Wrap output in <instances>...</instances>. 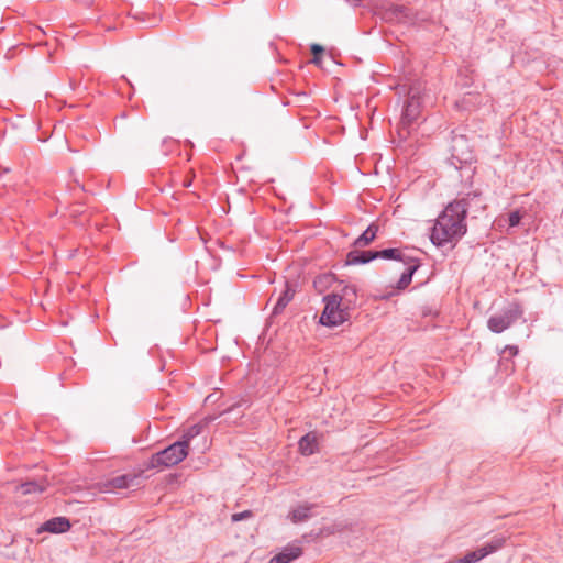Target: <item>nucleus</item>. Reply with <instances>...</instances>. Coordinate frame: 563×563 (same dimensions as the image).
<instances>
[{
  "label": "nucleus",
  "instance_id": "nucleus-28",
  "mask_svg": "<svg viewBox=\"0 0 563 563\" xmlns=\"http://www.w3.org/2000/svg\"><path fill=\"white\" fill-rule=\"evenodd\" d=\"M347 1L353 3L354 5H358L362 0H347Z\"/></svg>",
  "mask_w": 563,
  "mask_h": 563
},
{
  "label": "nucleus",
  "instance_id": "nucleus-13",
  "mask_svg": "<svg viewBox=\"0 0 563 563\" xmlns=\"http://www.w3.org/2000/svg\"><path fill=\"white\" fill-rule=\"evenodd\" d=\"M302 554V549L298 545H288L282 552L274 555L268 563H290Z\"/></svg>",
  "mask_w": 563,
  "mask_h": 563
},
{
  "label": "nucleus",
  "instance_id": "nucleus-24",
  "mask_svg": "<svg viewBox=\"0 0 563 563\" xmlns=\"http://www.w3.org/2000/svg\"><path fill=\"white\" fill-rule=\"evenodd\" d=\"M332 279H333L332 275L319 276L318 278L314 279L313 285H314L316 288H319V287L328 284Z\"/></svg>",
  "mask_w": 563,
  "mask_h": 563
},
{
  "label": "nucleus",
  "instance_id": "nucleus-9",
  "mask_svg": "<svg viewBox=\"0 0 563 563\" xmlns=\"http://www.w3.org/2000/svg\"><path fill=\"white\" fill-rule=\"evenodd\" d=\"M139 479L135 474H124L117 476L110 481L101 484L102 492H113L114 489L129 488L134 485V482Z\"/></svg>",
  "mask_w": 563,
  "mask_h": 563
},
{
  "label": "nucleus",
  "instance_id": "nucleus-14",
  "mask_svg": "<svg viewBox=\"0 0 563 563\" xmlns=\"http://www.w3.org/2000/svg\"><path fill=\"white\" fill-rule=\"evenodd\" d=\"M295 292H296L295 288L287 282L285 284L284 291L277 298V301L273 308L272 314L273 316L280 314L285 310L287 305L294 299Z\"/></svg>",
  "mask_w": 563,
  "mask_h": 563
},
{
  "label": "nucleus",
  "instance_id": "nucleus-19",
  "mask_svg": "<svg viewBox=\"0 0 563 563\" xmlns=\"http://www.w3.org/2000/svg\"><path fill=\"white\" fill-rule=\"evenodd\" d=\"M298 445L303 455H311L317 449V437L313 433H307L299 440Z\"/></svg>",
  "mask_w": 563,
  "mask_h": 563
},
{
  "label": "nucleus",
  "instance_id": "nucleus-20",
  "mask_svg": "<svg viewBox=\"0 0 563 563\" xmlns=\"http://www.w3.org/2000/svg\"><path fill=\"white\" fill-rule=\"evenodd\" d=\"M312 505H300L297 508H295L290 514V520L294 523H299L308 520L311 516L310 511L312 509Z\"/></svg>",
  "mask_w": 563,
  "mask_h": 563
},
{
  "label": "nucleus",
  "instance_id": "nucleus-21",
  "mask_svg": "<svg viewBox=\"0 0 563 563\" xmlns=\"http://www.w3.org/2000/svg\"><path fill=\"white\" fill-rule=\"evenodd\" d=\"M203 426L201 423L194 424L183 434L180 441H186L187 448L189 449L190 441L202 432Z\"/></svg>",
  "mask_w": 563,
  "mask_h": 563
},
{
  "label": "nucleus",
  "instance_id": "nucleus-6",
  "mask_svg": "<svg viewBox=\"0 0 563 563\" xmlns=\"http://www.w3.org/2000/svg\"><path fill=\"white\" fill-rule=\"evenodd\" d=\"M506 538L500 536L493 537L487 543L475 551L466 553L463 558L455 559L449 563H475L485 556L498 551L505 545Z\"/></svg>",
  "mask_w": 563,
  "mask_h": 563
},
{
  "label": "nucleus",
  "instance_id": "nucleus-7",
  "mask_svg": "<svg viewBox=\"0 0 563 563\" xmlns=\"http://www.w3.org/2000/svg\"><path fill=\"white\" fill-rule=\"evenodd\" d=\"M421 113V95L420 88L417 86H411L408 91V99L405 104L401 125L402 129L405 126H409L413 122L418 120Z\"/></svg>",
  "mask_w": 563,
  "mask_h": 563
},
{
  "label": "nucleus",
  "instance_id": "nucleus-12",
  "mask_svg": "<svg viewBox=\"0 0 563 563\" xmlns=\"http://www.w3.org/2000/svg\"><path fill=\"white\" fill-rule=\"evenodd\" d=\"M71 525L66 517H54L45 521L40 528L38 532L47 531L51 533H63L70 529Z\"/></svg>",
  "mask_w": 563,
  "mask_h": 563
},
{
  "label": "nucleus",
  "instance_id": "nucleus-27",
  "mask_svg": "<svg viewBox=\"0 0 563 563\" xmlns=\"http://www.w3.org/2000/svg\"><path fill=\"white\" fill-rule=\"evenodd\" d=\"M192 183V176H187L183 181V187H189Z\"/></svg>",
  "mask_w": 563,
  "mask_h": 563
},
{
  "label": "nucleus",
  "instance_id": "nucleus-26",
  "mask_svg": "<svg viewBox=\"0 0 563 563\" xmlns=\"http://www.w3.org/2000/svg\"><path fill=\"white\" fill-rule=\"evenodd\" d=\"M506 351H508L511 356H515L518 353V347L516 345H508L505 349V352Z\"/></svg>",
  "mask_w": 563,
  "mask_h": 563
},
{
  "label": "nucleus",
  "instance_id": "nucleus-22",
  "mask_svg": "<svg viewBox=\"0 0 563 563\" xmlns=\"http://www.w3.org/2000/svg\"><path fill=\"white\" fill-rule=\"evenodd\" d=\"M310 49L313 56L312 63L319 67H322V55L324 53V47L319 44H312Z\"/></svg>",
  "mask_w": 563,
  "mask_h": 563
},
{
  "label": "nucleus",
  "instance_id": "nucleus-23",
  "mask_svg": "<svg viewBox=\"0 0 563 563\" xmlns=\"http://www.w3.org/2000/svg\"><path fill=\"white\" fill-rule=\"evenodd\" d=\"M253 516V512L251 510H244L242 512H236L231 516V520L233 522H238L247 518H251Z\"/></svg>",
  "mask_w": 563,
  "mask_h": 563
},
{
  "label": "nucleus",
  "instance_id": "nucleus-25",
  "mask_svg": "<svg viewBox=\"0 0 563 563\" xmlns=\"http://www.w3.org/2000/svg\"><path fill=\"white\" fill-rule=\"evenodd\" d=\"M521 220V214L519 211H514V212H510L509 213V218H508V221H509V225L510 227H516L519 224Z\"/></svg>",
  "mask_w": 563,
  "mask_h": 563
},
{
  "label": "nucleus",
  "instance_id": "nucleus-15",
  "mask_svg": "<svg viewBox=\"0 0 563 563\" xmlns=\"http://www.w3.org/2000/svg\"><path fill=\"white\" fill-rule=\"evenodd\" d=\"M48 486V482L46 478H41L38 481H27L20 484L16 489L21 492L22 495L30 494H41L46 490Z\"/></svg>",
  "mask_w": 563,
  "mask_h": 563
},
{
  "label": "nucleus",
  "instance_id": "nucleus-11",
  "mask_svg": "<svg viewBox=\"0 0 563 563\" xmlns=\"http://www.w3.org/2000/svg\"><path fill=\"white\" fill-rule=\"evenodd\" d=\"M404 264L406 265V271L401 274L399 280L397 282L396 288L398 290H404L411 284L413 274L420 267V261L415 257L409 258Z\"/></svg>",
  "mask_w": 563,
  "mask_h": 563
},
{
  "label": "nucleus",
  "instance_id": "nucleus-5",
  "mask_svg": "<svg viewBox=\"0 0 563 563\" xmlns=\"http://www.w3.org/2000/svg\"><path fill=\"white\" fill-rule=\"evenodd\" d=\"M450 151V164L456 169L461 168L463 164L471 163L474 158L468 140L464 135H454L452 137Z\"/></svg>",
  "mask_w": 563,
  "mask_h": 563
},
{
  "label": "nucleus",
  "instance_id": "nucleus-10",
  "mask_svg": "<svg viewBox=\"0 0 563 563\" xmlns=\"http://www.w3.org/2000/svg\"><path fill=\"white\" fill-rule=\"evenodd\" d=\"M332 295H336V299H341L340 305L347 309V311L356 306L357 289L353 285H344L339 291L332 292Z\"/></svg>",
  "mask_w": 563,
  "mask_h": 563
},
{
  "label": "nucleus",
  "instance_id": "nucleus-17",
  "mask_svg": "<svg viewBox=\"0 0 563 563\" xmlns=\"http://www.w3.org/2000/svg\"><path fill=\"white\" fill-rule=\"evenodd\" d=\"M375 257L380 260H394L399 262H407L411 256L407 255L404 250L395 247V249H384L380 251H375Z\"/></svg>",
  "mask_w": 563,
  "mask_h": 563
},
{
  "label": "nucleus",
  "instance_id": "nucleus-2",
  "mask_svg": "<svg viewBox=\"0 0 563 563\" xmlns=\"http://www.w3.org/2000/svg\"><path fill=\"white\" fill-rule=\"evenodd\" d=\"M188 455L186 441H176L166 449L152 455L150 464L152 467H170L177 465Z\"/></svg>",
  "mask_w": 563,
  "mask_h": 563
},
{
  "label": "nucleus",
  "instance_id": "nucleus-8",
  "mask_svg": "<svg viewBox=\"0 0 563 563\" xmlns=\"http://www.w3.org/2000/svg\"><path fill=\"white\" fill-rule=\"evenodd\" d=\"M382 19L390 23H412L415 14L406 5L390 4L383 9Z\"/></svg>",
  "mask_w": 563,
  "mask_h": 563
},
{
  "label": "nucleus",
  "instance_id": "nucleus-4",
  "mask_svg": "<svg viewBox=\"0 0 563 563\" xmlns=\"http://www.w3.org/2000/svg\"><path fill=\"white\" fill-rule=\"evenodd\" d=\"M523 314L518 302L510 303L500 314L492 316L487 321L488 329L494 333H501Z\"/></svg>",
  "mask_w": 563,
  "mask_h": 563
},
{
  "label": "nucleus",
  "instance_id": "nucleus-3",
  "mask_svg": "<svg viewBox=\"0 0 563 563\" xmlns=\"http://www.w3.org/2000/svg\"><path fill=\"white\" fill-rule=\"evenodd\" d=\"M341 299L336 295H328L323 298L325 302L324 310L320 317V323L327 327H336L350 318V311L340 305Z\"/></svg>",
  "mask_w": 563,
  "mask_h": 563
},
{
  "label": "nucleus",
  "instance_id": "nucleus-16",
  "mask_svg": "<svg viewBox=\"0 0 563 563\" xmlns=\"http://www.w3.org/2000/svg\"><path fill=\"white\" fill-rule=\"evenodd\" d=\"M373 260H376L375 257V251H350L346 255V264L347 265H357V264H366Z\"/></svg>",
  "mask_w": 563,
  "mask_h": 563
},
{
  "label": "nucleus",
  "instance_id": "nucleus-18",
  "mask_svg": "<svg viewBox=\"0 0 563 563\" xmlns=\"http://www.w3.org/2000/svg\"><path fill=\"white\" fill-rule=\"evenodd\" d=\"M378 225L372 223L367 229L355 240L354 245L357 247H365L369 245L376 238Z\"/></svg>",
  "mask_w": 563,
  "mask_h": 563
},
{
  "label": "nucleus",
  "instance_id": "nucleus-1",
  "mask_svg": "<svg viewBox=\"0 0 563 563\" xmlns=\"http://www.w3.org/2000/svg\"><path fill=\"white\" fill-rule=\"evenodd\" d=\"M471 208H485L481 194L477 191L467 192L449 202L432 227L431 242L437 246L455 244L467 232L466 216Z\"/></svg>",
  "mask_w": 563,
  "mask_h": 563
}]
</instances>
